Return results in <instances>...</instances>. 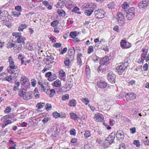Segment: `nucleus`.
Wrapping results in <instances>:
<instances>
[{"mask_svg": "<svg viewBox=\"0 0 149 149\" xmlns=\"http://www.w3.org/2000/svg\"><path fill=\"white\" fill-rule=\"evenodd\" d=\"M70 63V60L69 59H65L64 61V63L66 66H69Z\"/></svg>", "mask_w": 149, "mask_h": 149, "instance_id": "nucleus-49", "label": "nucleus"}, {"mask_svg": "<svg viewBox=\"0 0 149 149\" xmlns=\"http://www.w3.org/2000/svg\"><path fill=\"white\" fill-rule=\"evenodd\" d=\"M107 6L109 9H112L114 8L115 6L113 2H111Z\"/></svg>", "mask_w": 149, "mask_h": 149, "instance_id": "nucleus-45", "label": "nucleus"}, {"mask_svg": "<svg viewBox=\"0 0 149 149\" xmlns=\"http://www.w3.org/2000/svg\"><path fill=\"white\" fill-rule=\"evenodd\" d=\"M11 19H9L7 18L6 19V21H4V22L3 21V23L4 24H5V25H6L8 27H10L11 26Z\"/></svg>", "mask_w": 149, "mask_h": 149, "instance_id": "nucleus-27", "label": "nucleus"}, {"mask_svg": "<svg viewBox=\"0 0 149 149\" xmlns=\"http://www.w3.org/2000/svg\"><path fill=\"white\" fill-rule=\"evenodd\" d=\"M120 45L123 48L127 49L130 47L131 44L124 40H122L120 42Z\"/></svg>", "mask_w": 149, "mask_h": 149, "instance_id": "nucleus-10", "label": "nucleus"}, {"mask_svg": "<svg viewBox=\"0 0 149 149\" xmlns=\"http://www.w3.org/2000/svg\"><path fill=\"white\" fill-rule=\"evenodd\" d=\"M107 85L106 82L103 81H101L97 83V86L101 88H103L106 87Z\"/></svg>", "mask_w": 149, "mask_h": 149, "instance_id": "nucleus-20", "label": "nucleus"}, {"mask_svg": "<svg viewBox=\"0 0 149 149\" xmlns=\"http://www.w3.org/2000/svg\"><path fill=\"white\" fill-rule=\"evenodd\" d=\"M95 16L97 19L102 18L104 17L105 12L102 9H98L95 11Z\"/></svg>", "mask_w": 149, "mask_h": 149, "instance_id": "nucleus-5", "label": "nucleus"}, {"mask_svg": "<svg viewBox=\"0 0 149 149\" xmlns=\"http://www.w3.org/2000/svg\"><path fill=\"white\" fill-rule=\"evenodd\" d=\"M45 104V103H38L36 107L38 109H40L43 107Z\"/></svg>", "mask_w": 149, "mask_h": 149, "instance_id": "nucleus-47", "label": "nucleus"}, {"mask_svg": "<svg viewBox=\"0 0 149 149\" xmlns=\"http://www.w3.org/2000/svg\"><path fill=\"white\" fill-rule=\"evenodd\" d=\"M87 6L89 9H91V10L93 9V11L96 7V5L95 4L92 3H88L87 5Z\"/></svg>", "mask_w": 149, "mask_h": 149, "instance_id": "nucleus-25", "label": "nucleus"}, {"mask_svg": "<svg viewBox=\"0 0 149 149\" xmlns=\"http://www.w3.org/2000/svg\"><path fill=\"white\" fill-rule=\"evenodd\" d=\"M116 137L119 140H123L124 136L123 132L121 130L118 131L116 134Z\"/></svg>", "mask_w": 149, "mask_h": 149, "instance_id": "nucleus-15", "label": "nucleus"}, {"mask_svg": "<svg viewBox=\"0 0 149 149\" xmlns=\"http://www.w3.org/2000/svg\"><path fill=\"white\" fill-rule=\"evenodd\" d=\"M59 74L60 77H63L62 80L64 81H65V77L66 74L64 71L62 70H60L59 72Z\"/></svg>", "mask_w": 149, "mask_h": 149, "instance_id": "nucleus-23", "label": "nucleus"}, {"mask_svg": "<svg viewBox=\"0 0 149 149\" xmlns=\"http://www.w3.org/2000/svg\"><path fill=\"white\" fill-rule=\"evenodd\" d=\"M52 65L51 64H47L45 66L43 69L42 71V72L44 73L45 72L49 70L52 68Z\"/></svg>", "mask_w": 149, "mask_h": 149, "instance_id": "nucleus-22", "label": "nucleus"}, {"mask_svg": "<svg viewBox=\"0 0 149 149\" xmlns=\"http://www.w3.org/2000/svg\"><path fill=\"white\" fill-rule=\"evenodd\" d=\"M129 6V3L128 2H125V3L122 6V7L124 9H125L127 8Z\"/></svg>", "mask_w": 149, "mask_h": 149, "instance_id": "nucleus-53", "label": "nucleus"}, {"mask_svg": "<svg viewBox=\"0 0 149 149\" xmlns=\"http://www.w3.org/2000/svg\"><path fill=\"white\" fill-rule=\"evenodd\" d=\"M53 86L57 88H60L61 86V81L59 80L58 79L54 81L52 84Z\"/></svg>", "mask_w": 149, "mask_h": 149, "instance_id": "nucleus-19", "label": "nucleus"}, {"mask_svg": "<svg viewBox=\"0 0 149 149\" xmlns=\"http://www.w3.org/2000/svg\"><path fill=\"white\" fill-rule=\"evenodd\" d=\"M47 111L51 109L52 107L51 105L49 103H47L46 104V106L45 107Z\"/></svg>", "mask_w": 149, "mask_h": 149, "instance_id": "nucleus-56", "label": "nucleus"}, {"mask_svg": "<svg viewBox=\"0 0 149 149\" xmlns=\"http://www.w3.org/2000/svg\"><path fill=\"white\" fill-rule=\"evenodd\" d=\"M15 9L18 12H21L22 10V8L21 6H18L15 7Z\"/></svg>", "mask_w": 149, "mask_h": 149, "instance_id": "nucleus-59", "label": "nucleus"}, {"mask_svg": "<svg viewBox=\"0 0 149 149\" xmlns=\"http://www.w3.org/2000/svg\"><path fill=\"white\" fill-rule=\"evenodd\" d=\"M64 3V2L63 0H60L58 1L57 4V6H61Z\"/></svg>", "mask_w": 149, "mask_h": 149, "instance_id": "nucleus-54", "label": "nucleus"}, {"mask_svg": "<svg viewBox=\"0 0 149 149\" xmlns=\"http://www.w3.org/2000/svg\"><path fill=\"white\" fill-rule=\"evenodd\" d=\"M69 98V95L68 94H65L63 95L62 97V100H68Z\"/></svg>", "mask_w": 149, "mask_h": 149, "instance_id": "nucleus-57", "label": "nucleus"}, {"mask_svg": "<svg viewBox=\"0 0 149 149\" xmlns=\"http://www.w3.org/2000/svg\"><path fill=\"white\" fill-rule=\"evenodd\" d=\"M144 59L143 58L141 55V57L139 58L138 61V63L139 64H143V63Z\"/></svg>", "mask_w": 149, "mask_h": 149, "instance_id": "nucleus-55", "label": "nucleus"}, {"mask_svg": "<svg viewBox=\"0 0 149 149\" xmlns=\"http://www.w3.org/2000/svg\"><path fill=\"white\" fill-rule=\"evenodd\" d=\"M50 120V118L48 117H45L42 120V122L44 124H45L48 122L49 120Z\"/></svg>", "mask_w": 149, "mask_h": 149, "instance_id": "nucleus-60", "label": "nucleus"}, {"mask_svg": "<svg viewBox=\"0 0 149 149\" xmlns=\"http://www.w3.org/2000/svg\"><path fill=\"white\" fill-rule=\"evenodd\" d=\"M148 4V1L146 0L142 1L139 2L138 4V6L139 8L143 10L146 8Z\"/></svg>", "mask_w": 149, "mask_h": 149, "instance_id": "nucleus-9", "label": "nucleus"}, {"mask_svg": "<svg viewBox=\"0 0 149 149\" xmlns=\"http://www.w3.org/2000/svg\"><path fill=\"white\" fill-rule=\"evenodd\" d=\"M93 51V47L92 46H90L89 47L88 49V54H90Z\"/></svg>", "mask_w": 149, "mask_h": 149, "instance_id": "nucleus-52", "label": "nucleus"}, {"mask_svg": "<svg viewBox=\"0 0 149 149\" xmlns=\"http://www.w3.org/2000/svg\"><path fill=\"white\" fill-rule=\"evenodd\" d=\"M125 148V145L124 143H121L119 145V149H124Z\"/></svg>", "mask_w": 149, "mask_h": 149, "instance_id": "nucleus-64", "label": "nucleus"}, {"mask_svg": "<svg viewBox=\"0 0 149 149\" xmlns=\"http://www.w3.org/2000/svg\"><path fill=\"white\" fill-rule=\"evenodd\" d=\"M111 144L109 141L105 140L103 143V146L104 148H107L108 146Z\"/></svg>", "mask_w": 149, "mask_h": 149, "instance_id": "nucleus-38", "label": "nucleus"}, {"mask_svg": "<svg viewBox=\"0 0 149 149\" xmlns=\"http://www.w3.org/2000/svg\"><path fill=\"white\" fill-rule=\"evenodd\" d=\"M133 144L136 146L137 147H139L140 146V143L139 140H134L133 142Z\"/></svg>", "mask_w": 149, "mask_h": 149, "instance_id": "nucleus-46", "label": "nucleus"}, {"mask_svg": "<svg viewBox=\"0 0 149 149\" xmlns=\"http://www.w3.org/2000/svg\"><path fill=\"white\" fill-rule=\"evenodd\" d=\"M129 63L127 60L125 59L122 65L117 66L116 68V71L119 74H121L123 72L127 67L128 66Z\"/></svg>", "mask_w": 149, "mask_h": 149, "instance_id": "nucleus-2", "label": "nucleus"}, {"mask_svg": "<svg viewBox=\"0 0 149 149\" xmlns=\"http://www.w3.org/2000/svg\"><path fill=\"white\" fill-rule=\"evenodd\" d=\"M115 75L112 72H109L108 74L107 79L110 83H113L115 82Z\"/></svg>", "mask_w": 149, "mask_h": 149, "instance_id": "nucleus-8", "label": "nucleus"}, {"mask_svg": "<svg viewBox=\"0 0 149 149\" xmlns=\"http://www.w3.org/2000/svg\"><path fill=\"white\" fill-rule=\"evenodd\" d=\"M59 22L57 20L53 21L51 23V26L53 27L56 26L58 24Z\"/></svg>", "mask_w": 149, "mask_h": 149, "instance_id": "nucleus-44", "label": "nucleus"}, {"mask_svg": "<svg viewBox=\"0 0 149 149\" xmlns=\"http://www.w3.org/2000/svg\"><path fill=\"white\" fill-rule=\"evenodd\" d=\"M57 77L56 75L54 74H52L51 77L48 78V80L49 81H52L57 79Z\"/></svg>", "mask_w": 149, "mask_h": 149, "instance_id": "nucleus-37", "label": "nucleus"}, {"mask_svg": "<svg viewBox=\"0 0 149 149\" xmlns=\"http://www.w3.org/2000/svg\"><path fill=\"white\" fill-rule=\"evenodd\" d=\"M7 74L4 72H3L0 74V79L2 81H6L7 78Z\"/></svg>", "mask_w": 149, "mask_h": 149, "instance_id": "nucleus-24", "label": "nucleus"}, {"mask_svg": "<svg viewBox=\"0 0 149 149\" xmlns=\"http://www.w3.org/2000/svg\"><path fill=\"white\" fill-rule=\"evenodd\" d=\"M52 73L50 72H49L45 74V77H51Z\"/></svg>", "mask_w": 149, "mask_h": 149, "instance_id": "nucleus-63", "label": "nucleus"}, {"mask_svg": "<svg viewBox=\"0 0 149 149\" xmlns=\"http://www.w3.org/2000/svg\"><path fill=\"white\" fill-rule=\"evenodd\" d=\"M84 135L85 138H88L91 136L90 132L89 131H85L84 133Z\"/></svg>", "mask_w": 149, "mask_h": 149, "instance_id": "nucleus-40", "label": "nucleus"}, {"mask_svg": "<svg viewBox=\"0 0 149 149\" xmlns=\"http://www.w3.org/2000/svg\"><path fill=\"white\" fill-rule=\"evenodd\" d=\"M10 75H8L7 74V78L6 79V81H7L8 82L10 81L13 79V78H14V74L13 73Z\"/></svg>", "mask_w": 149, "mask_h": 149, "instance_id": "nucleus-34", "label": "nucleus"}, {"mask_svg": "<svg viewBox=\"0 0 149 149\" xmlns=\"http://www.w3.org/2000/svg\"><path fill=\"white\" fill-rule=\"evenodd\" d=\"M76 101L74 99L69 101V105L71 107H74L76 104Z\"/></svg>", "mask_w": 149, "mask_h": 149, "instance_id": "nucleus-33", "label": "nucleus"}, {"mask_svg": "<svg viewBox=\"0 0 149 149\" xmlns=\"http://www.w3.org/2000/svg\"><path fill=\"white\" fill-rule=\"evenodd\" d=\"M142 51L143 53L141 54V57L144 60H145L147 62L149 61V53L147 54V53L148 51V49L146 48H143L142 49Z\"/></svg>", "mask_w": 149, "mask_h": 149, "instance_id": "nucleus-7", "label": "nucleus"}, {"mask_svg": "<svg viewBox=\"0 0 149 149\" xmlns=\"http://www.w3.org/2000/svg\"><path fill=\"white\" fill-rule=\"evenodd\" d=\"M75 6V3L71 1H68L65 4L66 7L68 9H71Z\"/></svg>", "mask_w": 149, "mask_h": 149, "instance_id": "nucleus-18", "label": "nucleus"}, {"mask_svg": "<svg viewBox=\"0 0 149 149\" xmlns=\"http://www.w3.org/2000/svg\"><path fill=\"white\" fill-rule=\"evenodd\" d=\"M8 12L6 11H3L1 12V18L3 21L4 22V17H5L8 15Z\"/></svg>", "mask_w": 149, "mask_h": 149, "instance_id": "nucleus-29", "label": "nucleus"}, {"mask_svg": "<svg viewBox=\"0 0 149 149\" xmlns=\"http://www.w3.org/2000/svg\"><path fill=\"white\" fill-rule=\"evenodd\" d=\"M13 36L17 38L16 42L15 43V45L14 49L16 53H19L21 50L22 45L21 43L24 44V41L26 40L24 37H22L21 36V33L13 32L12 33Z\"/></svg>", "mask_w": 149, "mask_h": 149, "instance_id": "nucleus-1", "label": "nucleus"}, {"mask_svg": "<svg viewBox=\"0 0 149 149\" xmlns=\"http://www.w3.org/2000/svg\"><path fill=\"white\" fill-rule=\"evenodd\" d=\"M70 134L71 135H75L76 134L75 130L74 129L71 130L70 131Z\"/></svg>", "mask_w": 149, "mask_h": 149, "instance_id": "nucleus-62", "label": "nucleus"}, {"mask_svg": "<svg viewBox=\"0 0 149 149\" xmlns=\"http://www.w3.org/2000/svg\"><path fill=\"white\" fill-rule=\"evenodd\" d=\"M129 86H132L135 83V81L134 80H132L131 81L128 80L127 81Z\"/></svg>", "mask_w": 149, "mask_h": 149, "instance_id": "nucleus-51", "label": "nucleus"}, {"mask_svg": "<svg viewBox=\"0 0 149 149\" xmlns=\"http://www.w3.org/2000/svg\"><path fill=\"white\" fill-rule=\"evenodd\" d=\"M81 100L86 105H87L89 102V100L87 98H83L81 99Z\"/></svg>", "mask_w": 149, "mask_h": 149, "instance_id": "nucleus-42", "label": "nucleus"}, {"mask_svg": "<svg viewBox=\"0 0 149 149\" xmlns=\"http://www.w3.org/2000/svg\"><path fill=\"white\" fill-rule=\"evenodd\" d=\"M116 18L120 25H122L124 24L125 19L123 14L118 13L116 16Z\"/></svg>", "mask_w": 149, "mask_h": 149, "instance_id": "nucleus-6", "label": "nucleus"}, {"mask_svg": "<svg viewBox=\"0 0 149 149\" xmlns=\"http://www.w3.org/2000/svg\"><path fill=\"white\" fill-rule=\"evenodd\" d=\"M21 15V13H17L15 12H12V16L15 17H18Z\"/></svg>", "mask_w": 149, "mask_h": 149, "instance_id": "nucleus-50", "label": "nucleus"}, {"mask_svg": "<svg viewBox=\"0 0 149 149\" xmlns=\"http://www.w3.org/2000/svg\"><path fill=\"white\" fill-rule=\"evenodd\" d=\"M110 59L108 56H105L101 59L100 64L101 65H106L110 63Z\"/></svg>", "mask_w": 149, "mask_h": 149, "instance_id": "nucleus-11", "label": "nucleus"}, {"mask_svg": "<svg viewBox=\"0 0 149 149\" xmlns=\"http://www.w3.org/2000/svg\"><path fill=\"white\" fill-rule=\"evenodd\" d=\"M53 115L55 118H56L59 117V116H60V113L56 112L53 113Z\"/></svg>", "mask_w": 149, "mask_h": 149, "instance_id": "nucleus-58", "label": "nucleus"}, {"mask_svg": "<svg viewBox=\"0 0 149 149\" xmlns=\"http://www.w3.org/2000/svg\"><path fill=\"white\" fill-rule=\"evenodd\" d=\"M9 117V115H6L4 116L3 117H2L1 119V121L2 122H5Z\"/></svg>", "mask_w": 149, "mask_h": 149, "instance_id": "nucleus-43", "label": "nucleus"}, {"mask_svg": "<svg viewBox=\"0 0 149 149\" xmlns=\"http://www.w3.org/2000/svg\"><path fill=\"white\" fill-rule=\"evenodd\" d=\"M18 58L21 61V64H23L24 61L23 60L24 56L22 54H20L18 56Z\"/></svg>", "mask_w": 149, "mask_h": 149, "instance_id": "nucleus-41", "label": "nucleus"}, {"mask_svg": "<svg viewBox=\"0 0 149 149\" xmlns=\"http://www.w3.org/2000/svg\"><path fill=\"white\" fill-rule=\"evenodd\" d=\"M27 26V25L25 24H22L19 26L18 30L19 31H22L24 29L26 28Z\"/></svg>", "mask_w": 149, "mask_h": 149, "instance_id": "nucleus-26", "label": "nucleus"}, {"mask_svg": "<svg viewBox=\"0 0 149 149\" xmlns=\"http://www.w3.org/2000/svg\"><path fill=\"white\" fill-rule=\"evenodd\" d=\"M82 54L81 53H78L77 55V64L80 66L82 63L81 58L83 57Z\"/></svg>", "mask_w": 149, "mask_h": 149, "instance_id": "nucleus-17", "label": "nucleus"}, {"mask_svg": "<svg viewBox=\"0 0 149 149\" xmlns=\"http://www.w3.org/2000/svg\"><path fill=\"white\" fill-rule=\"evenodd\" d=\"M125 97L128 100H132L135 99L136 98V96L133 93H127L126 94Z\"/></svg>", "mask_w": 149, "mask_h": 149, "instance_id": "nucleus-14", "label": "nucleus"}, {"mask_svg": "<svg viewBox=\"0 0 149 149\" xmlns=\"http://www.w3.org/2000/svg\"><path fill=\"white\" fill-rule=\"evenodd\" d=\"M15 46V44L14 45L13 43H12L11 42H9L8 44V47L9 48H12Z\"/></svg>", "mask_w": 149, "mask_h": 149, "instance_id": "nucleus-61", "label": "nucleus"}, {"mask_svg": "<svg viewBox=\"0 0 149 149\" xmlns=\"http://www.w3.org/2000/svg\"><path fill=\"white\" fill-rule=\"evenodd\" d=\"M47 94L49 95L50 97H53L55 93V91L54 89H52L51 90L47 89V91L45 92Z\"/></svg>", "mask_w": 149, "mask_h": 149, "instance_id": "nucleus-21", "label": "nucleus"}, {"mask_svg": "<svg viewBox=\"0 0 149 149\" xmlns=\"http://www.w3.org/2000/svg\"><path fill=\"white\" fill-rule=\"evenodd\" d=\"M20 81L22 84H25L27 82V78L24 76L21 78Z\"/></svg>", "mask_w": 149, "mask_h": 149, "instance_id": "nucleus-39", "label": "nucleus"}, {"mask_svg": "<svg viewBox=\"0 0 149 149\" xmlns=\"http://www.w3.org/2000/svg\"><path fill=\"white\" fill-rule=\"evenodd\" d=\"M93 11V9L91 10V9L89 8L85 10L84 13L87 16H89L91 15Z\"/></svg>", "mask_w": 149, "mask_h": 149, "instance_id": "nucleus-30", "label": "nucleus"}, {"mask_svg": "<svg viewBox=\"0 0 149 149\" xmlns=\"http://www.w3.org/2000/svg\"><path fill=\"white\" fill-rule=\"evenodd\" d=\"M57 12L59 15L62 17H64L65 15V12L63 10L58 9L57 10Z\"/></svg>", "mask_w": 149, "mask_h": 149, "instance_id": "nucleus-28", "label": "nucleus"}, {"mask_svg": "<svg viewBox=\"0 0 149 149\" xmlns=\"http://www.w3.org/2000/svg\"><path fill=\"white\" fill-rule=\"evenodd\" d=\"M17 68V66L15 65L14 63H11L9 64V66L7 68V70L8 72L11 73H13L15 69Z\"/></svg>", "mask_w": 149, "mask_h": 149, "instance_id": "nucleus-12", "label": "nucleus"}, {"mask_svg": "<svg viewBox=\"0 0 149 149\" xmlns=\"http://www.w3.org/2000/svg\"><path fill=\"white\" fill-rule=\"evenodd\" d=\"M135 8L131 7L129 9L126 13V17L128 20H131L135 16Z\"/></svg>", "mask_w": 149, "mask_h": 149, "instance_id": "nucleus-4", "label": "nucleus"}, {"mask_svg": "<svg viewBox=\"0 0 149 149\" xmlns=\"http://www.w3.org/2000/svg\"><path fill=\"white\" fill-rule=\"evenodd\" d=\"M70 118L75 120H77L78 118V117L77 116V115L74 113H70Z\"/></svg>", "mask_w": 149, "mask_h": 149, "instance_id": "nucleus-32", "label": "nucleus"}, {"mask_svg": "<svg viewBox=\"0 0 149 149\" xmlns=\"http://www.w3.org/2000/svg\"><path fill=\"white\" fill-rule=\"evenodd\" d=\"M94 118L95 120L97 122H102L104 120L103 116L99 113L95 114Z\"/></svg>", "mask_w": 149, "mask_h": 149, "instance_id": "nucleus-13", "label": "nucleus"}, {"mask_svg": "<svg viewBox=\"0 0 149 149\" xmlns=\"http://www.w3.org/2000/svg\"><path fill=\"white\" fill-rule=\"evenodd\" d=\"M79 33V32L76 31L71 32L70 33V36L72 38H74L77 36Z\"/></svg>", "mask_w": 149, "mask_h": 149, "instance_id": "nucleus-31", "label": "nucleus"}, {"mask_svg": "<svg viewBox=\"0 0 149 149\" xmlns=\"http://www.w3.org/2000/svg\"><path fill=\"white\" fill-rule=\"evenodd\" d=\"M26 89H22V91H19V95L23 97V99L25 100H29L32 98L33 94L31 91L26 92Z\"/></svg>", "mask_w": 149, "mask_h": 149, "instance_id": "nucleus-3", "label": "nucleus"}, {"mask_svg": "<svg viewBox=\"0 0 149 149\" xmlns=\"http://www.w3.org/2000/svg\"><path fill=\"white\" fill-rule=\"evenodd\" d=\"M11 110V108L10 107H7L6 108V109L4 110V112L5 113L8 114L9 113L10 111Z\"/></svg>", "mask_w": 149, "mask_h": 149, "instance_id": "nucleus-48", "label": "nucleus"}, {"mask_svg": "<svg viewBox=\"0 0 149 149\" xmlns=\"http://www.w3.org/2000/svg\"><path fill=\"white\" fill-rule=\"evenodd\" d=\"M38 84L40 85V88L41 90L44 92H46V88H45L44 84L42 82L39 81L38 82Z\"/></svg>", "mask_w": 149, "mask_h": 149, "instance_id": "nucleus-36", "label": "nucleus"}, {"mask_svg": "<svg viewBox=\"0 0 149 149\" xmlns=\"http://www.w3.org/2000/svg\"><path fill=\"white\" fill-rule=\"evenodd\" d=\"M12 123V121L10 120H7L6 121H5L3 123L2 125V128H4L5 127L8 125L9 124H11Z\"/></svg>", "mask_w": 149, "mask_h": 149, "instance_id": "nucleus-35", "label": "nucleus"}, {"mask_svg": "<svg viewBox=\"0 0 149 149\" xmlns=\"http://www.w3.org/2000/svg\"><path fill=\"white\" fill-rule=\"evenodd\" d=\"M115 136V133H111L108 137H107L106 140L110 142L111 144L113 142Z\"/></svg>", "mask_w": 149, "mask_h": 149, "instance_id": "nucleus-16", "label": "nucleus"}]
</instances>
